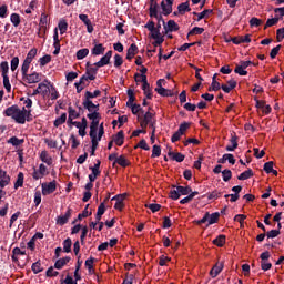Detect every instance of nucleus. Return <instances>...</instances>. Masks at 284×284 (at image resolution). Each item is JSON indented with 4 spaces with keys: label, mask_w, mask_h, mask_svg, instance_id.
I'll return each mask as SVG.
<instances>
[{
    "label": "nucleus",
    "mask_w": 284,
    "mask_h": 284,
    "mask_svg": "<svg viewBox=\"0 0 284 284\" xmlns=\"http://www.w3.org/2000/svg\"><path fill=\"white\" fill-rule=\"evenodd\" d=\"M31 112L32 110H28L26 108L20 109L19 105H11L4 110L3 114L4 116L12 118L16 123L23 125L26 121H28Z\"/></svg>",
    "instance_id": "nucleus-1"
},
{
    "label": "nucleus",
    "mask_w": 284,
    "mask_h": 284,
    "mask_svg": "<svg viewBox=\"0 0 284 284\" xmlns=\"http://www.w3.org/2000/svg\"><path fill=\"white\" fill-rule=\"evenodd\" d=\"M39 90L43 99H51V101H57V99H59V91H57L54 84L49 81L41 82L39 84Z\"/></svg>",
    "instance_id": "nucleus-2"
},
{
    "label": "nucleus",
    "mask_w": 284,
    "mask_h": 284,
    "mask_svg": "<svg viewBox=\"0 0 284 284\" xmlns=\"http://www.w3.org/2000/svg\"><path fill=\"white\" fill-rule=\"evenodd\" d=\"M103 134H105V130L103 129V123L99 124H90V133L89 136L91 139V143L94 146L99 145V141L103 139Z\"/></svg>",
    "instance_id": "nucleus-3"
},
{
    "label": "nucleus",
    "mask_w": 284,
    "mask_h": 284,
    "mask_svg": "<svg viewBox=\"0 0 284 284\" xmlns=\"http://www.w3.org/2000/svg\"><path fill=\"white\" fill-rule=\"evenodd\" d=\"M187 194H192V187L190 186H176L175 190L170 192V197L173 201H179L181 196H187Z\"/></svg>",
    "instance_id": "nucleus-4"
},
{
    "label": "nucleus",
    "mask_w": 284,
    "mask_h": 284,
    "mask_svg": "<svg viewBox=\"0 0 284 284\" xmlns=\"http://www.w3.org/2000/svg\"><path fill=\"white\" fill-rule=\"evenodd\" d=\"M30 69H27L26 71H21L22 72V80L24 81V83H39L41 81V73H38L37 71L32 72L31 74H28V71Z\"/></svg>",
    "instance_id": "nucleus-5"
},
{
    "label": "nucleus",
    "mask_w": 284,
    "mask_h": 284,
    "mask_svg": "<svg viewBox=\"0 0 284 284\" xmlns=\"http://www.w3.org/2000/svg\"><path fill=\"white\" fill-rule=\"evenodd\" d=\"M219 216H221V214L219 213H205V215L203 216V219L196 221L197 225H203V223H207L206 226L210 227V225H214V223L219 222Z\"/></svg>",
    "instance_id": "nucleus-6"
},
{
    "label": "nucleus",
    "mask_w": 284,
    "mask_h": 284,
    "mask_svg": "<svg viewBox=\"0 0 284 284\" xmlns=\"http://www.w3.org/2000/svg\"><path fill=\"white\" fill-rule=\"evenodd\" d=\"M37 52H38L37 48H33L28 52L27 58L24 59L21 65V72H26L27 70H30V63L34 61V57H37Z\"/></svg>",
    "instance_id": "nucleus-7"
},
{
    "label": "nucleus",
    "mask_w": 284,
    "mask_h": 284,
    "mask_svg": "<svg viewBox=\"0 0 284 284\" xmlns=\"http://www.w3.org/2000/svg\"><path fill=\"white\" fill-rule=\"evenodd\" d=\"M49 174H50V171H48V166L41 163L38 169H33L32 178L34 179V181H39V179H43Z\"/></svg>",
    "instance_id": "nucleus-8"
},
{
    "label": "nucleus",
    "mask_w": 284,
    "mask_h": 284,
    "mask_svg": "<svg viewBox=\"0 0 284 284\" xmlns=\"http://www.w3.org/2000/svg\"><path fill=\"white\" fill-rule=\"evenodd\" d=\"M68 123H69V126L74 125L75 128H78L80 136H85V129L88 128V120L85 118H82L81 122L71 120Z\"/></svg>",
    "instance_id": "nucleus-9"
},
{
    "label": "nucleus",
    "mask_w": 284,
    "mask_h": 284,
    "mask_svg": "<svg viewBox=\"0 0 284 284\" xmlns=\"http://www.w3.org/2000/svg\"><path fill=\"white\" fill-rule=\"evenodd\" d=\"M41 187H42L43 196H48V195L57 192V181L53 180V181L48 182V183H42Z\"/></svg>",
    "instance_id": "nucleus-10"
},
{
    "label": "nucleus",
    "mask_w": 284,
    "mask_h": 284,
    "mask_svg": "<svg viewBox=\"0 0 284 284\" xmlns=\"http://www.w3.org/2000/svg\"><path fill=\"white\" fill-rule=\"evenodd\" d=\"M151 39H154V45H161L165 39L163 38V34H161V26H158L153 31H151Z\"/></svg>",
    "instance_id": "nucleus-11"
},
{
    "label": "nucleus",
    "mask_w": 284,
    "mask_h": 284,
    "mask_svg": "<svg viewBox=\"0 0 284 284\" xmlns=\"http://www.w3.org/2000/svg\"><path fill=\"white\" fill-rule=\"evenodd\" d=\"M79 19L84 23V26H87V32H89V34H92L94 32V27L92 26V21H90V18H88V14L81 13L79 14Z\"/></svg>",
    "instance_id": "nucleus-12"
},
{
    "label": "nucleus",
    "mask_w": 284,
    "mask_h": 284,
    "mask_svg": "<svg viewBox=\"0 0 284 284\" xmlns=\"http://www.w3.org/2000/svg\"><path fill=\"white\" fill-rule=\"evenodd\" d=\"M143 121L149 124V128H151L153 132H156V126H154L156 124V120L154 119V114H152V112L148 111L144 114Z\"/></svg>",
    "instance_id": "nucleus-13"
},
{
    "label": "nucleus",
    "mask_w": 284,
    "mask_h": 284,
    "mask_svg": "<svg viewBox=\"0 0 284 284\" xmlns=\"http://www.w3.org/2000/svg\"><path fill=\"white\" fill-rule=\"evenodd\" d=\"M10 185V175L0 166V187Z\"/></svg>",
    "instance_id": "nucleus-14"
},
{
    "label": "nucleus",
    "mask_w": 284,
    "mask_h": 284,
    "mask_svg": "<svg viewBox=\"0 0 284 284\" xmlns=\"http://www.w3.org/2000/svg\"><path fill=\"white\" fill-rule=\"evenodd\" d=\"M110 59H112V51H108L105 55H103L100 61L95 62L93 65H97V68H103V65H108L110 63Z\"/></svg>",
    "instance_id": "nucleus-15"
},
{
    "label": "nucleus",
    "mask_w": 284,
    "mask_h": 284,
    "mask_svg": "<svg viewBox=\"0 0 284 284\" xmlns=\"http://www.w3.org/2000/svg\"><path fill=\"white\" fill-rule=\"evenodd\" d=\"M70 216H72V209H68L64 215L57 217V225H65L70 221Z\"/></svg>",
    "instance_id": "nucleus-16"
},
{
    "label": "nucleus",
    "mask_w": 284,
    "mask_h": 284,
    "mask_svg": "<svg viewBox=\"0 0 284 284\" xmlns=\"http://www.w3.org/2000/svg\"><path fill=\"white\" fill-rule=\"evenodd\" d=\"M87 116L92 121L91 125H99V121H101V114L99 111H91Z\"/></svg>",
    "instance_id": "nucleus-17"
},
{
    "label": "nucleus",
    "mask_w": 284,
    "mask_h": 284,
    "mask_svg": "<svg viewBox=\"0 0 284 284\" xmlns=\"http://www.w3.org/2000/svg\"><path fill=\"white\" fill-rule=\"evenodd\" d=\"M220 272H223V262H217L212 267V270L210 271V276H212V278H216Z\"/></svg>",
    "instance_id": "nucleus-18"
},
{
    "label": "nucleus",
    "mask_w": 284,
    "mask_h": 284,
    "mask_svg": "<svg viewBox=\"0 0 284 284\" xmlns=\"http://www.w3.org/2000/svg\"><path fill=\"white\" fill-rule=\"evenodd\" d=\"M83 108L90 112L99 111V104H94L92 100H84L82 103Z\"/></svg>",
    "instance_id": "nucleus-19"
},
{
    "label": "nucleus",
    "mask_w": 284,
    "mask_h": 284,
    "mask_svg": "<svg viewBox=\"0 0 284 284\" xmlns=\"http://www.w3.org/2000/svg\"><path fill=\"white\" fill-rule=\"evenodd\" d=\"M174 0H162V10L163 14H171L172 12V3Z\"/></svg>",
    "instance_id": "nucleus-20"
},
{
    "label": "nucleus",
    "mask_w": 284,
    "mask_h": 284,
    "mask_svg": "<svg viewBox=\"0 0 284 284\" xmlns=\"http://www.w3.org/2000/svg\"><path fill=\"white\" fill-rule=\"evenodd\" d=\"M40 160L42 161V163H45L47 165H52L53 163L52 156L50 155V153H48V151H42L40 153Z\"/></svg>",
    "instance_id": "nucleus-21"
},
{
    "label": "nucleus",
    "mask_w": 284,
    "mask_h": 284,
    "mask_svg": "<svg viewBox=\"0 0 284 284\" xmlns=\"http://www.w3.org/2000/svg\"><path fill=\"white\" fill-rule=\"evenodd\" d=\"M165 32H176L179 30V24L174 20H169L164 26Z\"/></svg>",
    "instance_id": "nucleus-22"
},
{
    "label": "nucleus",
    "mask_w": 284,
    "mask_h": 284,
    "mask_svg": "<svg viewBox=\"0 0 284 284\" xmlns=\"http://www.w3.org/2000/svg\"><path fill=\"white\" fill-rule=\"evenodd\" d=\"M231 145L226 146V152H234L239 148V138L236 135L231 136Z\"/></svg>",
    "instance_id": "nucleus-23"
},
{
    "label": "nucleus",
    "mask_w": 284,
    "mask_h": 284,
    "mask_svg": "<svg viewBox=\"0 0 284 284\" xmlns=\"http://www.w3.org/2000/svg\"><path fill=\"white\" fill-rule=\"evenodd\" d=\"M222 90L223 92H226V94H230V92H232V90H234V88H236V82L234 80H230L227 81L226 84H222Z\"/></svg>",
    "instance_id": "nucleus-24"
},
{
    "label": "nucleus",
    "mask_w": 284,
    "mask_h": 284,
    "mask_svg": "<svg viewBox=\"0 0 284 284\" xmlns=\"http://www.w3.org/2000/svg\"><path fill=\"white\" fill-rule=\"evenodd\" d=\"M112 201H116L114 204L115 210H123V201H125V195L114 196Z\"/></svg>",
    "instance_id": "nucleus-25"
},
{
    "label": "nucleus",
    "mask_w": 284,
    "mask_h": 284,
    "mask_svg": "<svg viewBox=\"0 0 284 284\" xmlns=\"http://www.w3.org/2000/svg\"><path fill=\"white\" fill-rule=\"evenodd\" d=\"M136 50H139V47H136V44L132 43L130 45V48L128 49V53H126V59L129 61H132V59H134V57L136 55Z\"/></svg>",
    "instance_id": "nucleus-26"
},
{
    "label": "nucleus",
    "mask_w": 284,
    "mask_h": 284,
    "mask_svg": "<svg viewBox=\"0 0 284 284\" xmlns=\"http://www.w3.org/2000/svg\"><path fill=\"white\" fill-rule=\"evenodd\" d=\"M68 263H70V257H62L55 262L54 267L55 270H63Z\"/></svg>",
    "instance_id": "nucleus-27"
},
{
    "label": "nucleus",
    "mask_w": 284,
    "mask_h": 284,
    "mask_svg": "<svg viewBox=\"0 0 284 284\" xmlns=\"http://www.w3.org/2000/svg\"><path fill=\"white\" fill-rule=\"evenodd\" d=\"M125 136L123 134V131L118 132V134H115L112 139L113 143H115V145H123V141H124Z\"/></svg>",
    "instance_id": "nucleus-28"
},
{
    "label": "nucleus",
    "mask_w": 284,
    "mask_h": 284,
    "mask_svg": "<svg viewBox=\"0 0 284 284\" xmlns=\"http://www.w3.org/2000/svg\"><path fill=\"white\" fill-rule=\"evenodd\" d=\"M169 156H171V159L173 161H176L178 163H182V161H185V155H183L182 153H174L170 151Z\"/></svg>",
    "instance_id": "nucleus-29"
},
{
    "label": "nucleus",
    "mask_w": 284,
    "mask_h": 284,
    "mask_svg": "<svg viewBox=\"0 0 284 284\" xmlns=\"http://www.w3.org/2000/svg\"><path fill=\"white\" fill-rule=\"evenodd\" d=\"M91 52L94 57H99L103 54V52H105V48L103 47V44H95Z\"/></svg>",
    "instance_id": "nucleus-30"
},
{
    "label": "nucleus",
    "mask_w": 284,
    "mask_h": 284,
    "mask_svg": "<svg viewBox=\"0 0 284 284\" xmlns=\"http://www.w3.org/2000/svg\"><path fill=\"white\" fill-rule=\"evenodd\" d=\"M140 79H142V90H144V94H148V92H150V83H148V75L142 74V75H138Z\"/></svg>",
    "instance_id": "nucleus-31"
},
{
    "label": "nucleus",
    "mask_w": 284,
    "mask_h": 284,
    "mask_svg": "<svg viewBox=\"0 0 284 284\" xmlns=\"http://www.w3.org/2000/svg\"><path fill=\"white\" fill-rule=\"evenodd\" d=\"M178 10L181 14H185V12H190V10H192L190 8V1L179 4Z\"/></svg>",
    "instance_id": "nucleus-32"
},
{
    "label": "nucleus",
    "mask_w": 284,
    "mask_h": 284,
    "mask_svg": "<svg viewBox=\"0 0 284 284\" xmlns=\"http://www.w3.org/2000/svg\"><path fill=\"white\" fill-rule=\"evenodd\" d=\"M254 173L252 172V169H248L246 171H244L243 173H241L237 179L239 181H247V179H251V176H253Z\"/></svg>",
    "instance_id": "nucleus-33"
},
{
    "label": "nucleus",
    "mask_w": 284,
    "mask_h": 284,
    "mask_svg": "<svg viewBox=\"0 0 284 284\" xmlns=\"http://www.w3.org/2000/svg\"><path fill=\"white\" fill-rule=\"evenodd\" d=\"M68 121V114L62 113L61 116H59L54 122L53 125L54 128H59L60 125H63Z\"/></svg>",
    "instance_id": "nucleus-34"
},
{
    "label": "nucleus",
    "mask_w": 284,
    "mask_h": 284,
    "mask_svg": "<svg viewBox=\"0 0 284 284\" xmlns=\"http://www.w3.org/2000/svg\"><path fill=\"white\" fill-rule=\"evenodd\" d=\"M24 175L22 172L18 173L17 181L14 183V190H19V187H23Z\"/></svg>",
    "instance_id": "nucleus-35"
},
{
    "label": "nucleus",
    "mask_w": 284,
    "mask_h": 284,
    "mask_svg": "<svg viewBox=\"0 0 284 284\" xmlns=\"http://www.w3.org/2000/svg\"><path fill=\"white\" fill-rule=\"evenodd\" d=\"M81 83H85L87 81H94L97 79V75H93L90 71L87 70L85 74L81 78Z\"/></svg>",
    "instance_id": "nucleus-36"
},
{
    "label": "nucleus",
    "mask_w": 284,
    "mask_h": 284,
    "mask_svg": "<svg viewBox=\"0 0 284 284\" xmlns=\"http://www.w3.org/2000/svg\"><path fill=\"white\" fill-rule=\"evenodd\" d=\"M88 54H90V50L89 49H80L78 52H77V59L79 61H81L82 59H85V57H88Z\"/></svg>",
    "instance_id": "nucleus-37"
},
{
    "label": "nucleus",
    "mask_w": 284,
    "mask_h": 284,
    "mask_svg": "<svg viewBox=\"0 0 284 284\" xmlns=\"http://www.w3.org/2000/svg\"><path fill=\"white\" fill-rule=\"evenodd\" d=\"M199 194V192L189 193V195L180 201L181 205H185L186 203H191L194 200V196Z\"/></svg>",
    "instance_id": "nucleus-38"
},
{
    "label": "nucleus",
    "mask_w": 284,
    "mask_h": 284,
    "mask_svg": "<svg viewBox=\"0 0 284 284\" xmlns=\"http://www.w3.org/2000/svg\"><path fill=\"white\" fill-rule=\"evenodd\" d=\"M23 142H24L23 139H19L17 136H12L8 140V143H10L11 145H14L16 148L19 145H22Z\"/></svg>",
    "instance_id": "nucleus-39"
},
{
    "label": "nucleus",
    "mask_w": 284,
    "mask_h": 284,
    "mask_svg": "<svg viewBox=\"0 0 284 284\" xmlns=\"http://www.w3.org/2000/svg\"><path fill=\"white\" fill-rule=\"evenodd\" d=\"M213 244L217 247H223V245H225V235H219L215 240H213Z\"/></svg>",
    "instance_id": "nucleus-40"
},
{
    "label": "nucleus",
    "mask_w": 284,
    "mask_h": 284,
    "mask_svg": "<svg viewBox=\"0 0 284 284\" xmlns=\"http://www.w3.org/2000/svg\"><path fill=\"white\" fill-rule=\"evenodd\" d=\"M63 251L67 252V253L72 252V240L70 237L64 240V242H63Z\"/></svg>",
    "instance_id": "nucleus-41"
},
{
    "label": "nucleus",
    "mask_w": 284,
    "mask_h": 284,
    "mask_svg": "<svg viewBox=\"0 0 284 284\" xmlns=\"http://www.w3.org/2000/svg\"><path fill=\"white\" fill-rule=\"evenodd\" d=\"M209 90H213V92L221 90V83L216 81V74L213 75V81Z\"/></svg>",
    "instance_id": "nucleus-42"
},
{
    "label": "nucleus",
    "mask_w": 284,
    "mask_h": 284,
    "mask_svg": "<svg viewBox=\"0 0 284 284\" xmlns=\"http://www.w3.org/2000/svg\"><path fill=\"white\" fill-rule=\"evenodd\" d=\"M74 119H79V112H77V110L72 109V106H69V120H68V123L70 121H74Z\"/></svg>",
    "instance_id": "nucleus-43"
},
{
    "label": "nucleus",
    "mask_w": 284,
    "mask_h": 284,
    "mask_svg": "<svg viewBox=\"0 0 284 284\" xmlns=\"http://www.w3.org/2000/svg\"><path fill=\"white\" fill-rule=\"evenodd\" d=\"M0 70H1V72H2V77H8V72H9V70H10V65L8 64L7 61L1 62V64H0Z\"/></svg>",
    "instance_id": "nucleus-44"
},
{
    "label": "nucleus",
    "mask_w": 284,
    "mask_h": 284,
    "mask_svg": "<svg viewBox=\"0 0 284 284\" xmlns=\"http://www.w3.org/2000/svg\"><path fill=\"white\" fill-rule=\"evenodd\" d=\"M97 97H101V91L95 90L94 92L87 91L85 99L90 101V99H97Z\"/></svg>",
    "instance_id": "nucleus-45"
},
{
    "label": "nucleus",
    "mask_w": 284,
    "mask_h": 284,
    "mask_svg": "<svg viewBox=\"0 0 284 284\" xmlns=\"http://www.w3.org/2000/svg\"><path fill=\"white\" fill-rule=\"evenodd\" d=\"M11 23H13L14 28H18L19 23H21V18L17 13H12L10 17Z\"/></svg>",
    "instance_id": "nucleus-46"
},
{
    "label": "nucleus",
    "mask_w": 284,
    "mask_h": 284,
    "mask_svg": "<svg viewBox=\"0 0 284 284\" xmlns=\"http://www.w3.org/2000/svg\"><path fill=\"white\" fill-rule=\"evenodd\" d=\"M58 28L60 30V34H65V32H68V22H65V20L60 21Z\"/></svg>",
    "instance_id": "nucleus-47"
},
{
    "label": "nucleus",
    "mask_w": 284,
    "mask_h": 284,
    "mask_svg": "<svg viewBox=\"0 0 284 284\" xmlns=\"http://www.w3.org/2000/svg\"><path fill=\"white\" fill-rule=\"evenodd\" d=\"M205 32L204 28L201 27H194L187 34V37H193V34H203Z\"/></svg>",
    "instance_id": "nucleus-48"
},
{
    "label": "nucleus",
    "mask_w": 284,
    "mask_h": 284,
    "mask_svg": "<svg viewBox=\"0 0 284 284\" xmlns=\"http://www.w3.org/2000/svg\"><path fill=\"white\" fill-rule=\"evenodd\" d=\"M193 14H195L197 17V21H201V19H205V17H207V14H212V10L206 9L200 13L193 12Z\"/></svg>",
    "instance_id": "nucleus-49"
},
{
    "label": "nucleus",
    "mask_w": 284,
    "mask_h": 284,
    "mask_svg": "<svg viewBox=\"0 0 284 284\" xmlns=\"http://www.w3.org/2000/svg\"><path fill=\"white\" fill-rule=\"evenodd\" d=\"M3 79V85L7 92H11L12 85L10 84V78L8 75H2Z\"/></svg>",
    "instance_id": "nucleus-50"
},
{
    "label": "nucleus",
    "mask_w": 284,
    "mask_h": 284,
    "mask_svg": "<svg viewBox=\"0 0 284 284\" xmlns=\"http://www.w3.org/2000/svg\"><path fill=\"white\" fill-rule=\"evenodd\" d=\"M128 97H129V100L126 102V105L128 108H130V105L134 104V91H132V89L128 90Z\"/></svg>",
    "instance_id": "nucleus-51"
},
{
    "label": "nucleus",
    "mask_w": 284,
    "mask_h": 284,
    "mask_svg": "<svg viewBox=\"0 0 284 284\" xmlns=\"http://www.w3.org/2000/svg\"><path fill=\"white\" fill-rule=\"evenodd\" d=\"M48 26V14L42 13L40 17L39 28H45Z\"/></svg>",
    "instance_id": "nucleus-52"
},
{
    "label": "nucleus",
    "mask_w": 284,
    "mask_h": 284,
    "mask_svg": "<svg viewBox=\"0 0 284 284\" xmlns=\"http://www.w3.org/2000/svg\"><path fill=\"white\" fill-rule=\"evenodd\" d=\"M51 61H52V57L44 55V57L40 58L39 63L41 67H43V65H48V63H50Z\"/></svg>",
    "instance_id": "nucleus-53"
},
{
    "label": "nucleus",
    "mask_w": 284,
    "mask_h": 284,
    "mask_svg": "<svg viewBox=\"0 0 284 284\" xmlns=\"http://www.w3.org/2000/svg\"><path fill=\"white\" fill-rule=\"evenodd\" d=\"M85 267L88 268L89 273L92 274V270L94 267V258L93 257L85 261Z\"/></svg>",
    "instance_id": "nucleus-54"
},
{
    "label": "nucleus",
    "mask_w": 284,
    "mask_h": 284,
    "mask_svg": "<svg viewBox=\"0 0 284 284\" xmlns=\"http://www.w3.org/2000/svg\"><path fill=\"white\" fill-rule=\"evenodd\" d=\"M234 72L235 74H240V77H247V71L240 67V64L235 67Z\"/></svg>",
    "instance_id": "nucleus-55"
},
{
    "label": "nucleus",
    "mask_w": 284,
    "mask_h": 284,
    "mask_svg": "<svg viewBox=\"0 0 284 284\" xmlns=\"http://www.w3.org/2000/svg\"><path fill=\"white\" fill-rule=\"evenodd\" d=\"M115 163H118V165H121L122 168H128V160L125 159V156L121 155L120 158H118L115 160Z\"/></svg>",
    "instance_id": "nucleus-56"
},
{
    "label": "nucleus",
    "mask_w": 284,
    "mask_h": 284,
    "mask_svg": "<svg viewBox=\"0 0 284 284\" xmlns=\"http://www.w3.org/2000/svg\"><path fill=\"white\" fill-rule=\"evenodd\" d=\"M272 170H274V162H266L264 164V171L266 172V174H272Z\"/></svg>",
    "instance_id": "nucleus-57"
},
{
    "label": "nucleus",
    "mask_w": 284,
    "mask_h": 284,
    "mask_svg": "<svg viewBox=\"0 0 284 284\" xmlns=\"http://www.w3.org/2000/svg\"><path fill=\"white\" fill-rule=\"evenodd\" d=\"M222 176H223V181H225V183H227V181H230V179H232V171L227 170V169L222 171Z\"/></svg>",
    "instance_id": "nucleus-58"
},
{
    "label": "nucleus",
    "mask_w": 284,
    "mask_h": 284,
    "mask_svg": "<svg viewBox=\"0 0 284 284\" xmlns=\"http://www.w3.org/2000/svg\"><path fill=\"white\" fill-rule=\"evenodd\" d=\"M31 270L34 274H39V272H42L43 268H41V262L33 263Z\"/></svg>",
    "instance_id": "nucleus-59"
},
{
    "label": "nucleus",
    "mask_w": 284,
    "mask_h": 284,
    "mask_svg": "<svg viewBox=\"0 0 284 284\" xmlns=\"http://www.w3.org/2000/svg\"><path fill=\"white\" fill-rule=\"evenodd\" d=\"M158 156H161V146L159 145H153L152 149V158L156 159Z\"/></svg>",
    "instance_id": "nucleus-60"
},
{
    "label": "nucleus",
    "mask_w": 284,
    "mask_h": 284,
    "mask_svg": "<svg viewBox=\"0 0 284 284\" xmlns=\"http://www.w3.org/2000/svg\"><path fill=\"white\" fill-rule=\"evenodd\" d=\"M261 23H263V21H261V19H258V18H252L250 20L251 28H258V26H261Z\"/></svg>",
    "instance_id": "nucleus-61"
},
{
    "label": "nucleus",
    "mask_w": 284,
    "mask_h": 284,
    "mask_svg": "<svg viewBox=\"0 0 284 284\" xmlns=\"http://www.w3.org/2000/svg\"><path fill=\"white\" fill-rule=\"evenodd\" d=\"M123 65V58L119 54L114 55V67L115 68H121Z\"/></svg>",
    "instance_id": "nucleus-62"
},
{
    "label": "nucleus",
    "mask_w": 284,
    "mask_h": 284,
    "mask_svg": "<svg viewBox=\"0 0 284 284\" xmlns=\"http://www.w3.org/2000/svg\"><path fill=\"white\" fill-rule=\"evenodd\" d=\"M19 68V57H14L11 60V71L14 72Z\"/></svg>",
    "instance_id": "nucleus-63"
},
{
    "label": "nucleus",
    "mask_w": 284,
    "mask_h": 284,
    "mask_svg": "<svg viewBox=\"0 0 284 284\" xmlns=\"http://www.w3.org/2000/svg\"><path fill=\"white\" fill-rule=\"evenodd\" d=\"M276 39H277L278 42L284 40V28L277 29Z\"/></svg>",
    "instance_id": "nucleus-64"
}]
</instances>
